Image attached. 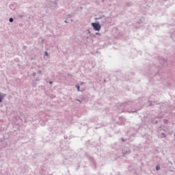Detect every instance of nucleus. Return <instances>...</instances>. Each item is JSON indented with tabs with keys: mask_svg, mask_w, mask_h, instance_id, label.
Masks as SVG:
<instances>
[{
	"mask_svg": "<svg viewBox=\"0 0 175 175\" xmlns=\"http://www.w3.org/2000/svg\"><path fill=\"white\" fill-rule=\"evenodd\" d=\"M2 99H3V96L0 94V103L2 102Z\"/></svg>",
	"mask_w": 175,
	"mask_h": 175,
	"instance_id": "2",
	"label": "nucleus"
},
{
	"mask_svg": "<svg viewBox=\"0 0 175 175\" xmlns=\"http://www.w3.org/2000/svg\"><path fill=\"white\" fill-rule=\"evenodd\" d=\"M92 26L93 27L94 31H100V25L99 23H92Z\"/></svg>",
	"mask_w": 175,
	"mask_h": 175,
	"instance_id": "1",
	"label": "nucleus"
},
{
	"mask_svg": "<svg viewBox=\"0 0 175 175\" xmlns=\"http://www.w3.org/2000/svg\"><path fill=\"white\" fill-rule=\"evenodd\" d=\"M76 87L77 88V90L80 91V86L79 85H77Z\"/></svg>",
	"mask_w": 175,
	"mask_h": 175,
	"instance_id": "3",
	"label": "nucleus"
},
{
	"mask_svg": "<svg viewBox=\"0 0 175 175\" xmlns=\"http://www.w3.org/2000/svg\"><path fill=\"white\" fill-rule=\"evenodd\" d=\"M10 23H13V18H10Z\"/></svg>",
	"mask_w": 175,
	"mask_h": 175,
	"instance_id": "5",
	"label": "nucleus"
},
{
	"mask_svg": "<svg viewBox=\"0 0 175 175\" xmlns=\"http://www.w3.org/2000/svg\"><path fill=\"white\" fill-rule=\"evenodd\" d=\"M156 169H157V170H159V169H161V167H159V165H157V166L156 167Z\"/></svg>",
	"mask_w": 175,
	"mask_h": 175,
	"instance_id": "4",
	"label": "nucleus"
},
{
	"mask_svg": "<svg viewBox=\"0 0 175 175\" xmlns=\"http://www.w3.org/2000/svg\"><path fill=\"white\" fill-rule=\"evenodd\" d=\"M45 55H46V56L48 55L47 52H45Z\"/></svg>",
	"mask_w": 175,
	"mask_h": 175,
	"instance_id": "6",
	"label": "nucleus"
}]
</instances>
